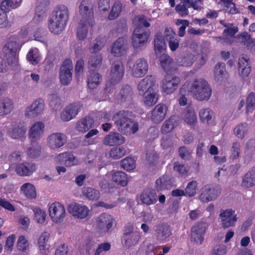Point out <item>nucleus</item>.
<instances>
[{"label":"nucleus","instance_id":"f257e3e1","mask_svg":"<svg viewBox=\"0 0 255 255\" xmlns=\"http://www.w3.org/2000/svg\"><path fill=\"white\" fill-rule=\"evenodd\" d=\"M24 41L20 40L19 38H17L15 36L11 37L5 44L3 50L6 53L7 62H4V60L0 57V73H5L8 69L9 67H14L18 64L17 50L21 44Z\"/></svg>","mask_w":255,"mask_h":255},{"label":"nucleus","instance_id":"f03ea898","mask_svg":"<svg viewBox=\"0 0 255 255\" xmlns=\"http://www.w3.org/2000/svg\"><path fill=\"white\" fill-rule=\"evenodd\" d=\"M69 17L67 7L63 5L57 6L48 20V28L55 34L61 33L64 29Z\"/></svg>","mask_w":255,"mask_h":255},{"label":"nucleus","instance_id":"7ed1b4c3","mask_svg":"<svg viewBox=\"0 0 255 255\" xmlns=\"http://www.w3.org/2000/svg\"><path fill=\"white\" fill-rule=\"evenodd\" d=\"M133 23L136 27L133 32L132 45L135 48H140L147 42L150 35L149 32L143 31L142 26L148 27L150 24L143 15L135 16L133 19Z\"/></svg>","mask_w":255,"mask_h":255},{"label":"nucleus","instance_id":"20e7f679","mask_svg":"<svg viewBox=\"0 0 255 255\" xmlns=\"http://www.w3.org/2000/svg\"><path fill=\"white\" fill-rule=\"evenodd\" d=\"M79 8L82 19L77 28V36L79 40H83L87 35L89 27L93 24V13L86 5L85 1L81 2Z\"/></svg>","mask_w":255,"mask_h":255},{"label":"nucleus","instance_id":"39448f33","mask_svg":"<svg viewBox=\"0 0 255 255\" xmlns=\"http://www.w3.org/2000/svg\"><path fill=\"white\" fill-rule=\"evenodd\" d=\"M128 113L125 111H120L113 117L115 125L118 130L126 134L136 132L138 129L136 123L131 121L128 117Z\"/></svg>","mask_w":255,"mask_h":255},{"label":"nucleus","instance_id":"423d86ee","mask_svg":"<svg viewBox=\"0 0 255 255\" xmlns=\"http://www.w3.org/2000/svg\"><path fill=\"white\" fill-rule=\"evenodd\" d=\"M189 92L198 101L208 100L212 95V89L208 82L204 79L195 80L191 84Z\"/></svg>","mask_w":255,"mask_h":255},{"label":"nucleus","instance_id":"0eeeda50","mask_svg":"<svg viewBox=\"0 0 255 255\" xmlns=\"http://www.w3.org/2000/svg\"><path fill=\"white\" fill-rule=\"evenodd\" d=\"M95 224L97 233L104 236L112 231L116 225L115 219L109 214L102 213L95 219Z\"/></svg>","mask_w":255,"mask_h":255},{"label":"nucleus","instance_id":"6e6552de","mask_svg":"<svg viewBox=\"0 0 255 255\" xmlns=\"http://www.w3.org/2000/svg\"><path fill=\"white\" fill-rule=\"evenodd\" d=\"M141 239V234L134 231L133 226L128 227L122 237V244L124 247L130 248L138 244Z\"/></svg>","mask_w":255,"mask_h":255},{"label":"nucleus","instance_id":"1a4fd4ad","mask_svg":"<svg viewBox=\"0 0 255 255\" xmlns=\"http://www.w3.org/2000/svg\"><path fill=\"white\" fill-rule=\"evenodd\" d=\"M48 212L51 220L56 224L62 223L64 220L66 215L64 206L57 202L49 204Z\"/></svg>","mask_w":255,"mask_h":255},{"label":"nucleus","instance_id":"9d476101","mask_svg":"<svg viewBox=\"0 0 255 255\" xmlns=\"http://www.w3.org/2000/svg\"><path fill=\"white\" fill-rule=\"evenodd\" d=\"M221 192V187L217 184H208L201 189L200 200L204 203L214 201L217 199Z\"/></svg>","mask_w":255,"mask_h":255},{"label":"nucleus","instance_id":"9b49d317","mask_svg":"<svg viewBox=\"0 0 255 255\" xmlns=\"http://www.w3.org/2000/svg\"><path fill=\"white\" fill-rule=\"evenodd\" d=\"M237 219L235 210L232 209H223L220 211L218 221L223 228L227 229L234 226Z\"/></svg>","mask_w":255,"mask_h":255},{"label":"nucleus","instance_id":"f8f14e48","mask_svg":"<svg viewBox=\"0 0 255 255\" xmlns=\"http://www.w3.org/2000/svg\"><path fill=\"white\" fill-rule=\"evenodd\" d=\"M129 68L131 75L136 78H140L145 75L148 69L147 61L144 58H139L132 63L129 64Z\"/></svg>","mask_w":255,"mask_h":255},{"label":"nucleus","instance_id":"ddd939ff","mask_svg":"<svg viewBox=\"0 0 255 255\" xmlns=\"http://www.w3.org/2000/svg\"><path fill=\"white\" fill-rule=\"evenodd\" d=\"M68 211L75 218L84 219L90 214V210L88 207L83 204L73 203L68 205Z\"/></svg>","mask_w":255,"mask_h":255},{"label":"nucleus","instance_id":"4468645a","mask_svg":"<svg viewBox=\"0 0 255 255\" xmlns=\"http://www.w3.org/2000/svg\"><path fill=\"white\" fill-rule=\"evenodd\" d=\"M180 79L172 75H167L163 79L161 88L163 92L167 95L173 93L177 88Z\"/></svg>","mask_w":255,"mask_h":255},{"label":"nucleus","instance_id":"2eb2a0df","mask_svg":"<svg viewBox=\"0 0 255 255\" xmlns=\"http://www.w3.org/2000/svg\"><path fill=\"white\" fill-rule=\"evenodd\" d=\"M73 64L71 60L66 59L60 68V80L64 85L69 84L72 79Z\"/></svg>","mask_w":255,"mask_h":255},{"label":"nucleus","instance_id":"dca6fc26","mask_svg":"<svg viewBox=\"0 0 255 255\" xmlns=\"http://www.w3.org/2000/svg\"><path fill=\"white\" fill-rule=\"evenodd\" d=\"M206 224L203 222L196 223L191 229V241L194 244L200 245L204 240Z\"/></svg>","mask_w":255,"mask_h":255},{"label":"nucleus","instance_id":"f3484780","mask_svg":"<svg viewBox=\"0 0 255 255\" xmlns=\"http://www.w3.org/2000/svg\"><path fill=\"white\" fill-rule=\"evenodd\" d=\"M14 168L13 164H11L8 171ZM36 169V165L32 162L18 163L15 166V171L17 174L20 176H28L31 175Z\"/></svg>","mask_w":255,"mask_h":255},{"label":"nucleus","instance_id":"a211bd4d","mask_svg":"<svg viewBox=\"0 0 255 255\" xmlns=\"http://www.w3.org/2000/svg\"><path fill=\"white\" fill-rule=\"evenodd\" d=\"M44 109V100L38 98L35 100L30 105L26 108L25 115L27 117H35L42 114Z\"/></svg>","mask_w":255,"mask_h":255},{"label":"nucleus","instance_id":"6ab92c4d","mask_svg":"<svg viewBox=\"0 0 255 255\" xmlns=\"http://www.w3.org/2000/svg\"><path fill=\"white\" fill-rule=\"evenodd\" d=\"M65 134L55 132L49 134L47 139V145L51 149H55L63 146L66 142Z\"/></svg>","mask_w":255,"mask_h":255},{"label":"nucleus","instance_id":"aec40b11","mask_svg":"<svg viewBox=\"0 0 255 255\" xmlns=\"http://www.w3.org/2000/svg\"><path fill=\"white\" fill-rule=\"evenodd\" d=\"M124 74V67L121 61L115 62L111 68L109 82L115 85L121 81Z\"/></svg>","mask_w":255,"mask_h":255},{"label":"nucleus","instance_id":"412c9836","mask_svg":"<svg viewBox=\"0 0 255 255\" xmlns=\"http://www.w3.org/2000/svg\"><path fill=\"white\" fill-rule=\"evenodd\" d=\"M50 233L45 231L42 232L37 239V247L39 252L42 254L49 253L52 249L50 245Z\"/></svg>","mask_w":255,"mask_h":255},{"label":"nucleus","instance_id":"4be33fe9","mask_svg":"<svg viewBox=\"0 0 255 255\" xmlns=\"http://www.w3.org/2000/svg\"><path fill=\"white\" fill-rule=\"evenodd\" d=\"M54 162L57 164H63L67 167H71L79 164V160L74 155L68 152H63L56 155Z\"/></svg>","mask_w":255,"mask_h":255},{"label":"nucleus","instance_id":"5701e85b","mask_svg":"<svg viewBox=\"0 0 255 255\" xmlns=\"http://www.w3.org/2000/svg\"><path fill=\"white\" fill-rule=\"evenodd\" d=\"M45 125L42 122H36L30 127L28 131V136L31 142L39 140L43 134Z\"/></svg>","mask_w":255,"mask_h":255},{"label":"nucleus","instance_id":"b1692460","mask_svg":"<svg viewBox=\"0 0 255 255\" xmlns=\"http://www.w3.org/2000/svg\"><path fill=\"white\" fill-rule=\"evenodd\" d=\"M127 40L126 38H119L112 45V54L116 57H120L125 55L127 51Z\"/></svg>","mask_w":255,"mask_h":255},{"label":"nucleus","instance_id":"393cba45","mask_svg":"<svg viewBox=\"0 0 255 255\" xmlns=\"http://www.w3.org/2000/svg\"><path fill=\"white\" fill-rule=\"evenodd\" d=\"M167 111L166 105L162 104L157 105L151 112L152 121L154 123H160L165 119Z\"/></svg>","mask_w":255,"mask_h":255},{"label":"nucleus","instance_id":"a878e982","mask_svg":"<svg viewBox=\"0 0 255 255\" xmlns=\"http://www.w3.org/2000/svg\"><path fill=\"white\" fill-rule=\"evenodd\" d=\"M125 142V138L121 134L116 132H110L103 140V143L107 146H112L116 144H122Z\"/></svg>","mask_w":255,"mask_h":255},{"label":"nucleus","instance_id":"bb28decb","mask_svg":"<svg viewBox=\"0 0 255 255\" xmlns=\"http://www.w3.org/2000/svg\"><path fill=\"white\" fill-rule=\"evenodd\" d=\"M106 178L122 186H125L128 184L127 175L122 171H114L108 172Z\"/></svg>","mask_w":255,"mask_h":255},{"label":"nucleus","instance_id":"cd10ccee","mask_svg":"<svg viewBox=\"0 0 255 255\" xmlns=\"http://www.w3.org/2000/svg\"><path fill=\"white\" fill-rule=\"evenodd\" d=\"M20 193L28 199H35L37 197L35 186L30 182L24 183L20 186Z\"/></svg>","mask_w":255,"mask_h":255},{"label":"nucleus","instance_id":"c85d7f7f","mask_svg":"<svg viewBox=\"0 0 255 255\" xmlns=\"http://www.w3.org/2000/svg\"><path fill=\"white\" fill-rule=\"evenodd\" d=\"M221 23L225 27L223 31L224 41L230 44L233 43V37L238 31V27L231 23H226L223 21H221Z\"/></svg>","mask_w":255,"mask_h":255},{"label":"nucleus","instance_id":"c756f323","mask_svg":"<svg viewBox=\"0 0 255 255\" xmlns=\"http://www.w3.org/2000/svg\"><path fill=\"white\" fill-rule=\"evenodd\" d=\"M154 78L151 76H147L143 79L138 85V90L140 95H142L148 91L154 90Z\"/></svg>","mask_w":255,"mask_h":255},{"label":"nucleus","instance_id":"7c9ffc66","mask_svg":"<svg viewBox=\"0 0 255 255\" xmlns=\"http://www.w3.org/2000/svg\"><path fill=\"white\" fill-rule=\"evenodd\" d=\"M140 198L144 204L147 205L153 204L157 201L156 191L151 189H146L142 192Z\"/></svg>","mask_w":255,"mask_h":255},{"label":"nucleus","instance_id":"2f4dec72","mask_svg":"<svg viewBox=\"0 0 255 255\" xmlns=\"http://www.w3.org/2000/svg\"><path fill=\"white\" fill-rule=\"evenodd\" d=\"M164 36L168 41L169 47L172 51L176 50L179 47V40L175 37V33L171 28H166Z\"/></svg>","mask_w":255,"mask_h":255},{"label":"nucleus","instance_id":"473e14b6","mask_svg":"<svg viewBox=\"0 0 255 255\" xmlns=\"http://www.w3.org/2000/svg\"><path fill=\"white\" fill-rule=\"evenodd\" d=\"M13 109L12 101L8 98L0 100V117H4L9 114Z\"/></svg>","mask_w":255,"mask_h":255},{"label":"nucleus","instance_id":"72a5a7b5","mask_svg":"<svg viewBox=\"0 0 255 255\" xmlns=\"http://www.w3.org/2000/svg\"><path fill=\"white\" fill-rule=\"evenodd\" d=\"M93 126V120L90 118H86L77 122L75 129L80 132L85 133L91 128Z\"/></svg>","mask_w":255,"mask_h":255},{"label":"nucleus","instance_id":"f704fd0d","mask_svg":"<svg viewBox=\"0 0 255 255\" xmlns=\"http://www.w3.org/2000/svg\"><path fill=\"white\" fill-rule=\"evenodd\" d=\"M154 52L156 55H159L166 49V45L164 38L160 33L155 35L154 38Z\"/></svg>","mask_w":255,"mask_h":255},{"label":"nucleus","instance_id":"c9c22d12","mask_svg":"<svg viewBox=\"0 0 255 255\" xmlns=\"http://www.w3.org/2000/svg\"><path fill=\"white\" fill-rule=\"evenodd\" d=\"M251 67L247 57H243L239 60V71L242 77H246L251 72Z\"/></svg>","mask_w":255,"mask_h":255},{"label":"nucleus","instance_id":"e433bc0d","mask_svg":"<svg viewBox=\"0 0 255 255\" xmlns=\"http://www.w3.org/2000/svg\"><path fill=\"white\" fill-rule=\"evenodd\" d=\"M227 78V73L225 70V64L218 63L216 65L214 70V78L218 83H221Z\"/></svg>","mask_w":255,"mask_h":255},{"label":"nucleus","instance_id":"4c0bfd02","mask_svg":"<svg viewBox=\"0 0 255 255\" xmlns=\"http://www.w3.org/2000/svg\"><path fill=\"white\" fill-rule=\"evenodd\" d=\"M156 233L158 239L160 240H164L168 238L171 234L169 226L167 224H160L156 227Z\"/></svg>","mask_w":255,"mask_h":255},{"label":"nucleus","instance_id":"58836bf2","mask_svg":"<svg viewBox=\"0 0 255 255\" xmlns=\"http://www.w3.org/2000/svg\"><path fill=\"white\" fill-rule=\"evenodd\" d=\"M101 81L100 75L95 71H90L87 79V84L89 88H96Z\"/></svg>","mask_w":255,"mask_h":255},{"label":"nucleus","instance_id":"ea45409f","mask_svg":"<svg viewBox=\"0 0 255 255\" xmlns=\"http://www.w3.org/2000/svg\"><path fill=\"white\" fill-rule=\"evenodd\" d=\"M142 95L144 103L148 106H151L157 102L158 96L155 90L148 91Z\"/></svg>","mask_w":255,"mask_h":255},{"label":"nucleus","instance_id":"a19ab883","mask_svg":"<svg viewBox=\"0 0 255 255\" xmlns=\"http://www.w3.org/2000/svg\"><path fill=\"white\" fill-rule=\"evenodd\" d=\"M82 194L84 198L90 200H97L100 196V193L98 190L89 187H84L82 188Z\"/></svg>","mask_w":255,"mask_h":255},{"label":"nucleus","instance_id":"79ce46f5","mask_svg":"<svg viewBox=\"0 0 255 255\" xmlns=\"http://www.w3.org/2000/svg\"><path fill=\"white\" fill-rule=\"evenodd\" d=\"M182 119L188 125H193L197 122V116L194 111L190 108H187L182 114Z\"/></svg>","mask_w":255,"mask_h":255},{"label":"nucleus","instance_id":"37998d69","mask_svg":"<svg viewBox=\"0 0 255 255\" xmlns=\"http://www.w3.org/2000/svg\"><path fill=\"white\" fill-rule=\"evenodd\" d=\"M26 131V128L22 125L13 127L9 131V135L12 138H19L23 137Z\"/></svg>","mask_w":255,"mask_h":255},{"label":"nucleus","instance_id":"c03bdc74","mask_svg":"<svg viewBox=\"0 0 255 255\" xmlns=\"http://www.w3.org/2000/svg\"><path fill=\"white\" fill-rule=\"evenodd\" d=\"M22 2V0H3L0 4V8L8 12L12 9L19 7Z\"/></svg>","mask_w":255,"mask_h":255},{"label":"nucleus","instance_id":"a18cd8bd","mask_svg":"<svg viewBox=\"0 0 255 255\" xmlns=\"http://www.w3.org/2000/svg\"><path fill=\"white\" fill-rule=\"evenodd\" d=\"M242 185L249 188L255 185V169L248 171L242 179Z\"/></svg>","mask_w":255,"mask_h":255},{"label":"nucleus","instance_id":"49530a36","mask_svg":"<svg viewBox=\"0 0 255 255\" xmlns=\"http://www.w3.org/2000/svg\"><path fill=\"white\" fill-rule=\"evenodd\" d=\"M160 65L165 71H169L173 68V63L172 59L167 54L160 55Z\"/></svg>","mask_w":255,"mask_h":255},{"label":"nucleus","instance_id":"de8ad7c7","mask_svg":"<svg viewBox=\"0 0 255 255\" xmlns=\"http://www.w3.org/2000/svg\"><path fill=\"white\" fill-rule=\"evenodd\" d=\"M41 152V146L37 141L31 142L30 145L27 148L26 153L31 157L39 156Z\"/></svg>","mask_w":255,"mask_h":255},{"label":"nucleus","instance_id":"09e8293b","mask_svg":"<svg viewBox=\"0 0 255 255\" xmlns=\"http://www.w3.org/2000/svg\"><path fill=\"white\" fill-rule=\"evenodd\" d=\"M122 4L119 1L115 2L108 15V19L114 20L116 19L121 12Z\"/></svg>","mask_w":255,"mask_h":255},{"label":"nucleus","instance_id":"8fccbe9b","mask_svg":"<svg viewBox=\"0 0 255 255\" xmlns=\"http://www.w3.org/2000/svg\"><path fill=\"white\" fill-rule=\"evenodd\" d=\"M248 128V126L247 124H240L235 127L234 133L238 138L242 139L247 133Z\"/></svg>","mask_w":255,"mask_h":255},{"label":"nucleus","instance_id":"3c124183","mask_svg":"<svg viewBox=\"0 0 255 255\" xmlns=\"http://www.w3.org/2000/svg\"><path fill=\"white\" fill-rule=\"evenodd\" d=\"M177 126L176 119L174 117H171L167 120L161 128L163 133H166L170 132Z\"/></svg>","mask_w":255,"mask_h":255},{"label":"nucleus","instance_id":"603ef678","mask_svg":"<svg viewBox=\"0 0 255 255\" xmlns=\"http://www.w3.org/2000/svg\"><path fill=\"white\" fill-rule=\"evenodd\" d=\"M16 246L18 250L26 251L29 248V242L25 236L20 235L17 239Z\"/></svg>","mask_w":255,"mask_h":255},{"label":"nucleus","instance_id":"864d4df0","mask_svg":"<svg viewBox=\"0 0 255 255\" xmlns=\"http://www.w3.org/2000/svg\"><path fill=\"white\" fill-rule=\"evenodd\" d=\"M126 150L123 146H116L112 148L110 151V156L113 159H118L124 156Z\"/></svg>","mask_w":255,"mask_h":255},{"label":"nucleus","instance_id":"5fc2aeb1","mask_svg":"<svg viewBox=\"0 0 255 255\" xmlns=\"http://www.w3.org/2000/svg\"><path fill=\"white\" fill-rule=\"evenodd\" d=\"M121 166L125 170L130 171L135 168V161L132 158L127 157L121 161Z\"/></svg>","mask_w":255,"mask_h":255},{"label":"nucleus","instance_id":"6e6d98bb","mask_svg":"<svg viewBox=\"0 0 255 255\" xmlns=\"http://www.w3.org/2000/svg\"><path fill=\"white\" fill-rule=\"evenodd\" d=\"M199 116L202 122L209 123L212 121L214 117V114L209 109H205L200 111Z\"/></svg>","mask_w":255,"mask_h":255},{"label":"nucleus","instance_id":"4d7b16f0","mask_svg":"<svg viewBox=\"0 0 255 255\" xmlns=\"http://www.w3.org/2000/svg\"><path fill=\"white\" fill-rule=\"evenodd\" d=\"M34 220L39 224H43L45 221V212L39 208H35L33 210Z\"/></svg>","mask_w":255,"mask_h":255},{"label":"nucleus","instance_id":"13d9d810","mask_svg":"<svg viewBox=\"0 0 255 255\" xmlns=\"http://www.w3.org/2000/svg\"><path fill=\"white\" fill-rule=\"evenodd\" d=\"M27 58L33 65L38 63L40 60V55L38 49H31L27 55Z\"/></svg>","mask_w":255,"mask_h":255},{"label":"nucleus","instance_id":"bf43d9fd","mask_svg":"<svg viewBox=\"0 0 255 255\" xmlns=\"http://www.w3.org/2000/svg\"><path fill=\"white\" fill-rule=\"evenodd\" d=\"M176 63L178 66H188L193 63V57L191 54L186 56H179L176 59Z\"/></svg>","mask_w":255,"mask_h":255},{"label":"nucleus","instance_id":"052dcab7","mask_svg":"<svg viewBox=\"0 0 255 255\" xmlns=\"http://www.w3.org/2000/svg\"><path fill=\"white\" fill-rule=\"evenodd\" d=\"M102 60L100 54H96L91 56L89 64L90 68H97L100 66Z\"/></svg>","mask_w":255,"mask_h":255},{"label":"nucleus","instance_id":"680f3d73","mask_svg":"<svg viewBox=\"0 0 255 255\" xmlns=\"http://www.w3.org/2000/svg\"><path fill=\"white\" fill-rule=\"evenodd\" d=\"M198 187V183L195 181H192L189 182L185 188V194L189 196H193L196 193Z\"/></svg>","mask_w":255,"mask_h":255},{"label":"nucleus","instance_id":"e2e57ef3","mask_svg":"<svg viewBox=\"0 0 255 255\" xmlns=\"http://www.w3.org/2000/svg\"><path fill=\"white\" fill-rule=\"evenodd\" d=\"M69 113H71L74 118L77 116L78 113L81 111L82 108V105L79 103H74L70 104L66 107Z\"/></svg>","mask_w":255,"mask_h":255},{"label":"nucleus","instance_id":"0e129e2a","mask_svg":"<svg viewBox=\"0 0 255 255\" xmlns=\"http://www.w3.org/2000/svg\"><path fill=\"white\" fill-rule=\"evenodd\" d=\"M105 43L106 39L105 38L97 39L95 41V42L93 44V46L90 48L91 53H96L100 50L104 46Z\"/></svg>","mask_w":255,"mask_h":255},{"label":"nucleus","instance_id":"69168bd1","mask_svg":"<svg viewBox=\"0 0 255 255\" xmlns=\"http://www.w3.org/2000/svg\"><path fill=\"white\" fill-rule=\"evenodd\" d=\"M167 177H163L156 180V187L159 190H163L170 187V181Z\"/></svg>","mask_w":255,"mask_h":255},{"label":"nucleus","instance_id":"338daca9","mask_svg":"<svg viewBox=\"0 0 255 255\" xmlns=\"http://www.w3.org/2000/svg\"><path fill=\"white\" fill-rule=\"evenodd\" d=\"M227 247L224 245H219L214 247L211 251V255H225L227 252Z\"/></svg>","mask_w":255,"mask_h":255},{"label":"nucleus","instance_id":"774afa93","mask_svg":"<svg viewBox=\"0 0 255 255\" xmlns=\"http://www.w3.org/2000/svg\"><path fill=\"white\" fill-rule=\"evenodd\" d=\"M255 105V94L250 93L247 98L246 108L248 113L252 112Z\"/></svg>","mask_w":255,"mask_h":255}]
</instances>
